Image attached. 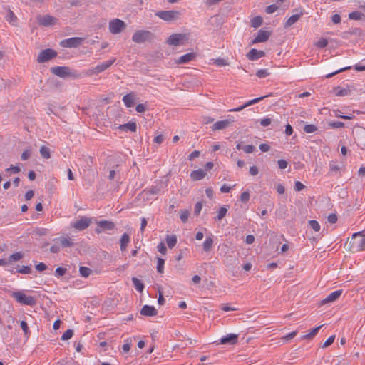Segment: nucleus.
Here are the masks:
<instances>
[{
    "mask_svg": "<svg viewBox=\"0 0 365 365\" xmlns=\"http://www.w3.org/2000/svg\"><path fill=\"white\" fill-rule=\"evenodd\" d=\"M337 216L335 214H330L329 216H328V221L329 222L331 223V224H334L337 222Z\"/></svg>",
    "mask_w": 365,
    "mask_h": 365,
    "instance_id": "64",
    "label": "nucleus"
},
{
    "mask_svg": "<svg viewBox=\"0 0 365 365\" xmlns=\"http://www.w3.org/2000/svg\"><path fill=\"white\" fill-rule=\"evenodd\" d=\"M304 12L301 10L298 14L292 15L285 22L284 27L288 28L295 24L300 17L303 15Z\"/></svg>",
    "mask_w": 365,
    "mask_h": 365,
    "instance_id": "22",
    "label": "nucleus"
},
{
    "mask_svg": "<svg viewBox=\"0 0 365 365\" xmlns=\"http://www.w3.org/2000/svg\"><path fill=\"white\" fill-rule=\"evenodd\" d=\"M242 150L246 153H252L255 150V147L252 145H247L243 146Z\"/></svg>",
    "mask_w": 365,
    "mask_h": 365,
    "instance_id": "62",
    "label": "nucleus"
},
{
    "mask_svg": "<svg viewBox=\"0 0 365 365\" xmlns=\"http://www.w3.org/2000/svg\"><path fill=\"white\" fill-rule=\"evenodd\" d=\"M349 250L352 252L365 250V235L364 232H355L349 242Z\"/></svg>",
    "mask_w": 365,
    "mask_h": 365,
    "instance_id": "1",
    "label": "nucleus"
},
{
    "mask_svg": "<svg viewBox=\"0 0 365 365\" xmlns=\"http://www.w3.org/2000/svg\"><path fill=\"white\" fill-rule=\"evenodd\" d=\"M227 212V209L225 207H222L220 208L215 218L217 220H221L226 215Z\"/></svg>",
    "mask_w": 365,
    "mask_h": 365,
    "instance_id": "38",
    "label": "nucleus"
},
{
    "mask_svg": "<svg viewBox=\"0 0 365 365\" xmlns=\"http://www.w3.org/2000/svg\"><path fill=\"white\" fill-rule=\"evenodd\" d=\"M158 250L162 255H165L167 252V248L164 242H160L158 245Z\"/></svg>",
    "mask_w": 365,
    "mask_h": 365,
    "instance_id": "52",
    "label": "nucleus"
},
{
    "mask_svg": "<svg viewBox=\"0 0 365 365\" xmlns=\"http://www.w3.org/2000/svg\"><path fill=\"white\" fill-rule=\"evenodd\" d=\"M297 331H292V332L289 333L288 334L285 335L284 336H283L282 338V339L283 341H284L291 340L292 339H293L297 335Z\"/></svg>",
    "mask_w": 365,
    "mask_h": 365,
    "instance_id": "56",
    "label": "nucleus"
},
{
    "mask_svg": "<svg viewBox=\"0 0 365 365\" xmlns=\"http://www.w3.org/2000/svg\"><path fill=\"white\" fill-rule=\"evenodd\" d=\"M118 129L120 130H130L131 132H135L137 130V124L135 121H130L128 123L119 125Z\"/></svg>",
    "mask_w": 365,
    "mask_h": 365,
    "instance_id": "24",
    "label": "nucleus"
},
{
    "mask_svg": "<svg viewBox=\"0 0 365 365\" xmlns=\"http://www.w3.org/2000/svg\"><path fill=\"white\" fill-rule=\"evenodd\" d=\"M91 218L83 216L80 219L72 223V227L78 230H83L88 227L91 224Z\"/></svg>",
    "mask_w": 365,
    "mask_h": 365,
    "instance_id": "7",
    "label": "nucleus"
},
{
    "mask_svg": "<svg viewBox=\"0 0 365 365\" xmlns=\"http://www.w3.org/2000/svg\"><path fill=\"white\" fill-rule=\"evenodd\" d=\"M206 172L202 169L196 170L190 173V178L193 180H200L205 178Z\"/></svg>",
    "mask_w": 365,
    "mask_h": 365,
    "instance_id": "25",
    "label": "nucleus"
},
{
    "mask_svg": "<svg viewBox=\"0 0 365 365\" xmlns=\"http://www.w3.org/2000/svg\"><path fill=\"white\" fill-rule=\"evenodd\" d=\"M214 63L217 66H224L228 65V63L226 60L220 58L215 59Z\"/></svg>",
    "mask_w": 365,
    "mask_h": 365,
    "instance_id": "50",
    "label": "nucleus"
},
{
    "mask_svg": "<svg viewBox=\"0 0 365 365\" xmlns=\"http://www.w3.org/2000/svg\"><path fill=\"white\" fill-rule=\"evenodd\" d=\"M278 8L279 7L277 5L272 4V5L268 6L267 7H266L265 11L268 14H273L274 12L277 11Z\"/></svg>",
    "mask_w": 365,
    "mask_h": 365,
    "instance_id": "49",
    "label": "nucleus"
},
{
    "mask_svg": "<svg viewBox=\"0 0 365 365\" xmlns=\"http://www.w3.org/2000/svg\"><path fill=\"white\" fill-rule=\"evenodd\" d=\"M20 170H21V169L19 167L14 166V165H11L10 168H9L6 170V172H10L14 174L19 173L20 172Z\"/></svg>",
    "mask_w": 365,
    "mask_h": 365,
    "instance_id": "59",
    "label": "nucleus"
},
{
    "mask_svg": "<svg viewBox=\"0 0 365 365\" xmlns=\"http://www.w3.org/2000/svg\"><path fill=\"white\" fill-rule=\"evenodd\" d=\"M262 18L259 16H257L251 19V26L253 28H258L262 24Z\"/></svg>",
    "mask_w": 365,
    "mask_h": 365,
    "instance_id": "32",
    "label": "nucleus"
},
{
    "mask_svg": "<svg viewBox=\"0 0 365 365\" xmlns=\"http://www.w3.org/2000/svg\"><path fill=\"white\" fill-rule=\"evenodd\" d=\"M129 242H130L129 235L126 233H124L120 240V250L122 252H125L126 250V247H127V245L129 243Z\"/></svg>",
    "mask_w": 365,
    "mask_h": 365,
    "instance_id": "28",
    "label": "nucleus"
},
{
    "mask_svg": "<svg viewBox=\"0 0 365 365\" xmlns=\"http://www.w3.org/2000/svg\"><path fill=\"white\" fill-rule=\"evenodd\" d=\"M51 72L59 77H66L71 76L70 68L65 66H56L51 68Z\"/></svg>",
    "mask_w": 365,
    "mask_h": 365,
    "instance_id": "14",
    "label": "nucleus"
},
{
    "mask_svg": "<svg viewBox=\"0 0 365 365\" xmlns=\"http://www.w3.org/2000/svg\"><path fill=\"white\" fill-rule=\"evenodd\" d=\"M40 153L45 159H49L51 158L50 149L46 146H41L40 148Z\"/></svg>",
    "mask_w": 365,
    "mask_h": 365,
    "instance_id": "34",
    "label": "nucleus"
},
{
    "mask_svg": "<svg viewBox=\"0 0 365 365\" xmlns=\"http://www.w3.org/2000/svg\"><path fill=\"white\" fill-rule=\"evenodd\" d=\"M11 297H14L17 302L24 305L33 306L36 304L35 297L26 295L22 291L13 292Z\"/></svg>",
    "mask_w": 365,
    "mask_h": 365,
    "instance_id": "2",
    "label": "nucleus"
},
{
    "mask_svg": "<svg viewBox=\"0 0 365 365\" xmlns=\"http://www.w3.org/2000/svg\"><path fill=\"white\" fill-rule=\"evenodd\" d=\"M202 206H203V205H202V202H197L195 204L194 212L196 215H198L200 213V212L202 209Z\"/></svg>",
    "mask_w": 365,
    "mask_h": 365,
    "instance_id": "55",
    "label": "nucleus"
},
{
    "mask_svg": "<svg viewBox=\"0 0 365 365\" xmlns=\"http://www.w3.org/2000/svg\"><path fill=\"white\" fill-rule=\"evenodd\" d=\"M38 22L43 26H50L57 23V19L50 15L39 16L37 17Z\"/></svg>",
    "mask_w": 365,
    "mask_h": 365,
    "instance_id": "10",
    "label": "nucleus"
},
{
    "mask_svg": "<svg viewBox=\"0 0 365 365\" xmlns=\"http://www.w3.org/2000/svg\"><path fill=\"white\" fill-rule=\"evenodd\" d=\"M97 224L99 227L96 229L97 233H101L103 230H111L115 227L114 223L110 221L102 220Z\"/></svg>",
    "mask_w": 365,
    "mask_h": 365,
    "instance_id": "16",
    "label": "nucleus"
},
{
    "mask_svg": "<svg viewBox=\"0 0 365 365\" xmlns=\"http://www.w3.org/2000/svg\"><path fill=\"white\" fill-rule=\"evenodd\" d=\"M58 240L61 245L64 247H71L73 245V242L70 238L60 237Z\"/></svg>",
    "mask_w": 365,
    "mask_h": 365,
    "instance_id": "35",
    "label": "nucleus"
},
{
    "mask_svg": "<svg viewBox=\"0 0 365 365\" xmlns=\"http://www.w3.org/2000/svg\"><path fill=\"white\" fill-rule=\"evenodd\" d=\"M164 264H165L164 259L162 258L158 257L157 270L160 274L164 272Z\"/></svg>",
    "mask_w": 365,
    "mask_h": 365,
    "instance_id": "39",
    "label": "nucleus"
},
{
    "mask_svg": "<svg viewBox=\"0 0 365 365\" xmlns=\"http://www.w3.org/2000/svg\"><path fill=\"white\" fill-rule=\"evenodd\" d=\"M271 119L269 118H264L260 120V125L263 127L269 126L271 124Z\"/></svg>",
    "mask_w": 365,
    "mask_h": 365,
    "instance_id": "60",
    "label": "nucleus"
},
{
    "mask_svg": "<svg viewBox=\"0 0 365 365\" xmlns=\"http://www.w3.org/2000/svg\"><path fill=\"white\" fill-rule=\"evenodd\" d=\"M115 58H112L106 61L101 63L98 64L96 66H95L94 68H93L92 69H91L88 71V74L89 75L98 74V73L106 71L108 68H110L115 63Z\"/></svg>",
    "mask_w": 365,
    "mask_h": 365,
    "instance_id": "6",
    "label": "nucleus"
},
{
    "mask_svg": "<svg viewBox=\"0 0 365 365\" xmlns=\"http://www.w3.org/2000/svg\"><path fill=\"white\" fill-rule=\"evenodd\" d=\"M271 35L270 31L260 29L255 38L252 41V43H258L267 41Z\"/></svg>",
    "mask_w": 365,
    "mask_h": 365,
    "instance_id": "13",
    "label": "nucleus"
},
{
    "mask_svg": "<svg viewBox=\"0 0 365 365\" xmlns=\"http://www.w3.org/2000/svg\"><path fill=\"white\" fill-rule=\"evenodd\" d=\"M187 41V36L185 34H174L170 35L166 42L170 46L183 45Z\"/></svg>",
    "mask_w": 365,
    "mask_h": 365,
    "instance_id": "5",
    "label": "nucleus"
},
{
    "mask_svg": "<svg viewBox=\"0 0 365 365\" xmlns=\"http://www.w3.org/2000/svg\"><path fill=\"white\" fill-rule=\"evenodd\" d=\"M350 68H351V67H350V66L344 67V68H340V69H339V70H337V71H334V72H333V73H331L327 74L325 77H326L327 78H331V77L334 76V75H336V74H337V73H341V72H342V71H344L349 70V69H350Z\"/></svg>",
    "mask_w": 365,
    "mask_h": 365,
    "instance_id": "51",
    "label": "nucleus"
},
{
    "mask_svg": "<svg viewBox=\"0 0 365 365\" xmlns=\"http://www.w3.org/2000/svg\"><path fill=\"white\" fill-rule=\"evenodd\" d=\"M351 90L349 86H346L345 88L341 87H336L334 88V93L335 95L337 96H348L350 94Z\"/></svg>",
    "mask_w": 365,
    "mask_h": 365,
    "instance_id": "27",
    "label": "nucleus"
},
{
    "mask_svg": "<svg viewBox=\"0 0 365 365\" xmlns=\"http://www.w3.org/2000/svg\"><path fill=\"white\" fill-rule=\"evenodd\" d=\"M21 327L24 333V335L29 336L30 334V331L28 327L27 323L25 321H21L20 323Z\"/></svg>",
    "mask_w": 365,
    "mask_h": 365,
    "instance_id": "45",
    "label": "nucleus"
},
{
    "mask_svg": "<svg viewBox=\"0 0 365 365\" xmlns=\"http://www.w3.org/2000/svg\"><path fill=\"white\" fill-rule=\"evenodd\" d=\"M329 125L334 128H339L344 126V123L340 121H335L329 123Z\"/></svg>",
    "mask_w": 365,
    "mask_h": 365,
    "instance_id": "63",
    "label": "nucleus"
},
{
    "mask_svg": "<svg viewBox=\"0 0 365 365\" xmlns=\"http://www.w3.org/2000/svg\"><path fill=\"white\" fill-rule=\"evenodd\" d=\"M135 97L133 93H128L123 98V102L127 108H130L134 106Z\"/></svg>",
    "mask_w": 365,
    "mask_h": 365,
    "instance_id": "23",
    "label": "nucleus"
},
{
    "mask_svg": "<svg viewBox=\"0 0 365 365\" xmlns=\"http://www.w3.org/2000/svg\"><path fill=\"white\" fill-rule=\"evenodd\" d=\"M250 199V193L249 192H244L240 195V200L242 202H247Z\"/></svg>",
    "mask_w": 365,
    "mask_h": 365,
    "instance_id": "58",
    "label": "nucleus"
},
{
    "mask_svg": "<svg viewBox=\"0 0 365 365\" xmlns=\"http://www.w3.org/2000/svg\"><path fill=\"white\" fill-rule=\"evenodd\" d=\"M46 268H47V266L43 262H39L38 264H37L36 265V269L38 272H43V271L46 270Z\"/></svg>",
    "mask_w": 365,
    "mask_h": 365,
    "instance_id": "61",
    "label": "nucleus"
},
{
    "mask_svg": "<svg viewBox=\"0 0 365 365\" xmlns=\"http://www.w3.org/2000/svg\"><path fill=\"white\" fill-rule=\"evenodd\" d=\"M73 334V331L71 329H67L62 335L61 339L62 340H68L70 339Z\"/></svg>",
    "mask_w": 365,
    "mask_h": 365,
    "instance_id": "47",
    "label": "nucleus"
},
{
    "mask_svg": "<svg viewBox=\"0 0 365 365\" xmlns=\"http://www.w3.org/2000/svg\"><path fill=\"white\" fill-rule=\"evenodd\" d=\"M157 313V310L153 306L144 305L140 310V314L143 316L153 317L155 316Z\"/></svg>",
    "mask_w": 365,
    "mask_h": 365,
    "instance_id": "20",
    "label": "nucleus"
},
{
    "mask_svg": "<svg viewBox=\"0 0 365 365\" xmlns=\"http://www.w3.org/2000/svg\"><path fill=\"white\" fill-rule=\"evenodd\" d=\"M23 257V255L21 252H16L12 254L10 257L9 260L10 262H16L20 260Z\"/></svg>",
    "mask_w": 365,
    "mask_h": 365,
    "instance_id": "43",
    "label": "nucleus"
},
{
    "mask_svg": "<svg viewBox=\"0 0 365 365\" xmlns=\"http://www.w3.org/2000/svg\"><path fill=\"white\" fill-rule=\"evenodd\" d=\"M309 225L314 231L319 232L320 230L321 226L317 220H309Z\"/></svg>",
    "mask_w": 365,
    "mask_h": 365,
    "instance_id": "40",
    "label": "nucleus"
},
{
    "mask_svg": "<svg viewBox=\"0 0 365 365\" xmlns=\"http://www.w3.org/2000/svg\"><path fill=\"white\" fill-rule=\"evenodd\" d=\"M364 16V14L359 11H353L349 14V18L351 20H360Z\"/></svg>",
    "mask_w": 365,
    "mask_h": 365,
    "instance_id": "37",
    "label": "nucleus"
},
{
    "mask_svg": "<svg viewBox=\"0 0 365 365\" xmlns=\"http://www.w3.org/2000/svg\"><path fill=\"white\" fill-rule=\"evenodd\" d=\"M341 294H342V290L334 291V292H331V294H329L326 298L322 299L319 302V304L322 306L325 304L332 303V302L336 301L340 297Z\"/></svg>",
    "mask_w": 365,
    "mask_h": 365,
    "instance_id": "12",
    "label": "nucleus"
},
{
    "mask_svg": "<svg viewBox=\"0 0 365 365\" xmlns=\"http://www.w3.org/2000/svg\"><path fill=\"white\" fill-rule=\"evenodd\" d=\"M328 41L324 38H321L314 43V45L318 48H324L327 46Z\"/></svg>",
    "mask_w": 365,
    "mask_h": 365,
    "instance_id": "41",
    "label": "nucleus"
},
{
    "mask_svg": "<svg viewBox=\"0 0 365 365\" xmlns=\"http://www.w3.org/2000/svg\"><path fill=\"white\" fill-rule=\"evenodd\" d=\"M131 339H128L125 341L124 344L123 345V350L125 353L128 352L130 350L131 348Z\"/></svg>",
    "mask_w": 365,
    "mask_h": 365,
    "instance_id": "48",
    "label": "nucleus"
},
{
    "mask_svg": "<svg viewBox=\"0 0 365 365\" xmlns=\"http://www.w3.org/2000/svg\"><path fill=\"white\" fill-rule=\"evenodd\" d=\"M237 335L235 334H229L220 339V344H235L237 341Z\"/></svg>",
    "mask_w": 365,
    "mask_h": 365,
    "instance_id": "21",
    "label": "nucleus"
},
{
    "mask_svg": "<svg viewBox=\"0 0 365 365\" xmlns=\"http://www.w3.org/2000/svg\"><path fill=\"white\" fill-rule=\"evenodd\" d=\"M66 272V269L63 267H57L55 270V275L56 277H61L64 275Z\"/></svg>",
    "mask_w": 365,
    "mask_h": 365,
    "instance_id": "54",
    "label": "nucleus"
},
{
    "mask_svg": "<svg viewBox=\"0 0 365 365\" xmlns=\"http://www.w3.org/2000/svg\"><path fill=\"white\" fill-rule=\"evenodd\" d=\"M213 243L214 242L212 235L206 237L205 240L202 244L204 251L205 252H210L213 247Z\"/></svg>",
    "mask_w": 365,
    "mask_h": 365,
    "instance_id": "26",
    "label": "nucleus"
},
{
    "mask_svg": "<svg viewBox=\"0 0 365 365\" xmlns=\"http://www.w3.org/2000/svg\"><path fill=\"white\" fill-rule=\"evenodd\" d=\"M6 21L9 22L10 24L15 25L17 21V17L15 16V14L11 11H9L7 14L5 16Z\"/></svg>",
    "mask_w": 365,
    "mask_h": 365,
    "instance_id": "33",
    "label": "nucleus"
},
{
    "mask_svg": "<svg viewBox=\"0 0 365 365\" xmlns=\"http://www.w3.org/2000/svg\"><path fill=\"white\" fill-rule=\"evenodd\" d=\"M56 55L57 53L54 50L47 48L39 53L37 58V61L38 63H44L53 58L56 56Z\"/></svg>",
    "mask_w": 365,
    "mask_h": 365,
    "instance_id": "8",
    "label": "nucleus"
},
{
    "mask_svg": "<svg viewBox=\"0 0 365 365\" xmlns=\"http://www.w3.org/2000/svg\"><path fill=\"white\" fill-rule=\"evenodd\" d=\"M234 121L233 118H228L222 120H218L215 123L212 127V130H223L230 125Z\"/></svg>",
    "mask_w": 365,
    "mask_h": 365,
    "instance_id": "15",
    "label": "nucleus"
},
{
    "mask_svg": "<svg viewBox=\"0 0 365 365\" xmlns=\"http://www.w3.org/2000/svg\"><path fill=\"white\" fill-rule=\"evenodd\" d=\"M190 212L188 210H181L180 212V218L182 222H186L188 220Z\"/></svg>",
    "mask_w": 365,
    "mask_h": 365,
    "instance_id": "42",
    "label": "nucleus"
},
{
    "mask_svg": "<svg viewBox=\"0 0 365 365\" xmlns=\"http://www.w3.org/2000/svg\"><path fill=\"white\" fill-rule=\"evenodd\" d=\"M153 34L149 31L138 30L135 31L133 36L132 40L136 43H143L152 39Z\"/></svg>",
    "mask_w": 365,
    "mask_h": 365,
    "instance_id": "3",
    "label": "nucleus"
},
{
    "mask_svg": "<svg viewBox=\"0 0 365 365\" xmlns=\"http://www.w3.org/2000/svg\"><path fill=\"white\" fill-rule=\"evenodd\" d=\"M269 75V72L268 71L267 69H259L256 73V76L260 78H265V77L268 76Z\"/></svg>",
    "mask_w": 365,
    "mask_h": 365,
    "instance_id": "44",
    "label": "nucleus"
},
{
    "mask_svg": "<svg viewBox=\"0 0 365 365\" xmlns=\"http://www.w3.org/2000/svg\"><path fill=\"white\" fill-rule=\"evenodd\" d=\"M323 325H320V326H318V327L312 329L307 334L303 336L302 337V339H312L317 334L318 331H319V329H321V327Z\"/></svg>",
    "mask_w": 365,
    "mask_h": 365,
    "instance_id": "30",
    "label": "nucleus"
},
{
    "mask_svg": "<svg viewBox=\"0 0 365 365\" xmlns=\"http://www.w3.org/2000/svg\"><path fill=\"white\" fill-rule=\"evenodd\" d=\"M277 165L279 169H285L288 163L285 160L281 159L277 161Z\"/></svg>",
    "mask_w": 365,
    "mask_h": 365,
    "instance_id": "57",
    "label": "nucleus"
},
{
    "mask_svg": "<svg viewBox=\"0 0 365 365\" xmlns=\"http://www.w3.org/2000/svg\"><path fill=\"white\" fill-rule=\"evenodd\" d=\"M83 41V38L73 37V38H70L63 40L61 42V46H63V47H68V48H75V47H77L79 45H81Z\"/></svg>",
    "mask_w": 365,
    "mask_h": 365,
    "instance_id": "11",
    "label": "nucleus"
},
{
    "mask_svg": "<svg viewBox=\"0 0 365 365\" xmlns=\"http://www.w3.org/2000/svg\"><path fill=\"white\" fill-rule=\"evenodd\" d=\"M317 127L312 124L306 125L304 128V130L307 133H314L315 131H317Z\"/></svg>",
    "mask_w": 365,
    "mask_h": 365,
    "instance_id": "46",
    "label": "nucleus"
},
{
    "mask_svg": "<svg viewBox=\"0 0 365 365\" xmlns=\"http://www.w3.org/2000/svg\"><path fill=\"white\" fill-rule=\"evenodd\" d=\"M166 242L169 248L172 249L177 243V237L175 235H167Z\"/></svg>",
    "mask_w": 365,
    "mask_h": 365,
    "instance_id": "29",
    "label": "nucleus"
},
{
    "mask_svg": "<svg viewBox=\"0 0 365 365\" xmlns=\"http://www.w3.org/2000/svg\"><path fill=\"white\" fill-rule=\"evenodd\" d=\"M132 281L135 289L139 292H142L144 289V285L141 281L136 277H133Z\"/></svg>",
    "mask_w": 365,
    "mask_h": 365,
    "instance_id": "31",
    "label": "nucleus"
},
{
    "mask_svg": "<svg viewBox=\"0 0 365 365\" xmlns=\"http://www.w3.org/2000/svg\"><path fill=\"white\" fill-rule=\"evenodd\" d=\"M79 272L83 277H88L92 272V270L86 267H80Z\"/></svg>",
    "mask_w": 365,
    "mask_h": 365,
    "instance_id": "36",
    "label": "nucleus"
},
{
    "mask_svg": "<svg viewBox=\"0 0 365 365\" xmlns=\"http://www.w3.org/2000/svg\"><path fill=\"white\" fill-rule=\"evenodd\" d=\"M334 339H335V336L334 335H332L331 336H329L326 341L324 343V344L322 345V347L323 348H327L329 346H330L331 344H332L334 341Z\"/></svg>",
    "mask_w": 365,
    "mask_h": 365,
    "instance_id": "53",
    "label": "nucleus"
},
{
    "mask_svg": "<svg viewBox=\"0 0 365 365\" xmlns=\"http://www.w3.org/2000/svg\"><path fill=\"white\" fill-rule=\"evenodd\" d=\"M156 15L164 21H170L178 19L180 13L175 11H163L158 12Z\"/></svg>",
    "mask_w": 365,
    "mask_h": 365,
    "instance_id": "9",
    "label": "nucleus"
},
{
    "mask_svg": "<svg viewBox=\"0 0 365 365\" xmlns=\"http://www.w3.org/2000/svg\"><path fill=\"white\" fill-rule=\"evenodd\" d=\"M246 56L249 60L256 61L260 58L264 57L265 56V53L263 51H259L255 48H252L247 53Z\"/></svg>",
    "mask_w": 365,
    "mask_h": 365,
    "instance_id": "18",
    "label": "nucleus"
},
{
    "mask_svg": "<svg viewBox=\"0 0 365 365\" xmlns=\"http://www.w3.org/2000/svg\"><path fill=\"white\" fill-rule=\"evenodd\" d=\"M268 96H269V95H267V96H262V97H259V98H256L252 99V100L247 101L243 106H241L235 108L230 109L229 111L230 112H239V111H241L244 108H247V107H248L250 106H252V105H253L255 103H257L259 102L260 101L263 100L264 98H267Z\"/></svg>",
    "mask_w": 365,
    "mask_h": 365,
    "instance_id": "17",
    "label": "nucleus"
},
{
    "mask_svg": "<svg viewBox=\"0 0 365 365\" xmlns=\"http://www.w3.org/2000/svg\"><path fill=\"white\" fill-rule=\"evenodd\" d=\"M126 25L125 22L119 19H113L110 21L108 29L112 34H118L125 30Z\"/></svg>",
    "mask_w": 365,
    "mask_h": 365,
    "instance_id": "4",
    "label": "nucleus"
},
{
    "mask_svg": "<svg viewBox=\"0 0 365 365\" xmlns=\"http://www.w3.org/2000/svg\"><path fill=\"white\" fill-rule=\"evenodd\" d=\"M195 58L196 54L195 53H188L178 58L175 62L178 64H184L193 61Z\"/></svg>",
    "mask_w": 365,
    "mask_h": 365,
    "instance_id": "19",
    "label": "nucleus"
}]
</instances>
